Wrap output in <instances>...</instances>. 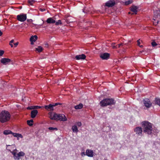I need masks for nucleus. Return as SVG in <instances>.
Instances as JSON below:
<instances>
[{"mask_svg":"<svg viewBox=\"0 0 160 160\" xmlns=\"http://www.w3.org/2000/svg\"><path fill=\"white\" fill-rule=\"evenodd\" d=\"M142 123L143 132L148 134H151L153 131L152 123L148 121L142 122Z\"/></svg>","mask_w":160,"mask_h":160,"instance_id":"1","label":"nucleus"},{"mask_svg":"<svg viewBox=\"0 0 160 160\" xmlns=\"http://www.w3.org/2000/svg\"><path fill=\"white\" fill-rule=\"evenodd\" d=\"M11 115L9 113L5 110L2 111L0 113V122L4 123L8 121Z\"/></svg>","mask_w":160,"mask_h":160,"instance_id":"2","label":"nucleus"},{"mask_svg":"<svg viewBox=\"0 0 160 160\" xmlns=\"http://www.w3.org/2000/svg\"><path fill=\"white\" fill-rule=\"evenodd\" d=\"M115 101L112 98H106L104 99L100 102V105L102 107L108 105L114 104Z\"/></svg>","mask_w":160,"mask_h":160,"instance_id":"3","label":"nucleus"},{"mask_svg":"<svg viewBox=\"0 0 160 160\" xmlns=\"http://www.w3.org/2000/svg\"><path fill=\"white\" fill-rule=\"evenodd\" d=\"M62 104L60 103H56L53 104H49L48 105H45L44 107V108L49 111H52L54 109L53 107L58 105H61Z\"/></svg>","mask_w":160,"mask_h":160,"instance_id":"4","label":"nucleus"},{"mask_svg":"<svg viewBox=\"0 0 160 160\" xmlns=\"http://www.w3.org/2000/svg\"><path fill=\"white\" fill-rule=\"evenodd\" d=\"M26 19L27 15L26 14L22 13L17 16V19L21 22H24L26 20Z\"/></svg>","mask_w":160,"mask_h":160,"instance_id":"5","label":"nucleus"},{"mask_svg":"<svg viewBox=\"0 0 160 160\" xmlns=\"http://www.w3.org/2000/svg\"><path fill=\"white\" fill-rule=\"evenodd\" d=\"M8 151L10 152L13 155V157L14 159L15 160H19L20 158L18 155V153H17L15 151H17V149L16 148L13 151H12L10 149H8Z\"/></svg>","mask_w":160,"mask_h":160,"instance_id":"6","label":"nucleus"},{"mask_svg":"<svg viewBox=\"0 0 160 160\" xmlns=\"http://www.w3.org/2000/svg\"><path fill=\"white\" fill-rule=\"evenodd\" d=\"M115 4V0H110L106 3L105 6L109 8L112 7L114 6Z\"/></svg>","mask_w":160,"mask_h":160,"instance_id":"7","label":"nucleus"},{"mask_svg":"<svg viewBox=\"0 0 160 160\" xmlns=\"http://www.w3.org/2000/svg\"><path fill=\"white\" fill-rule=\"evenodd\" d=\"M143 102L145 106L147 108H150L152 105V103L148 98H145L143 100Z\"/></svg>","mask_w":160,"mask_h":160,"instance_id":"8","label":"nucleus"},{"mask_svg":"<svg viewBox=\"0 0 160 160\" xmlns=\"http://www.w3.org/2000/svg\"><path fill=\"white\" fill-rule=\"evenodd\" d=\"M134 132L138 135L141 136L142 132V128L141 127H137L135 128Z\"/></svg>","mask_w":160,"mask_h":160,"instance_id":"9","label":"nucleus"},{"mask_svg":"<svg viewBox=\"0 0 160 160\" xmlns=\"http://www.w3.org/2000/svg\"><path fill=\"white\" fill-rule=\"evenodd\" d=\"M110 57V54L108 53L104 52L101 53L100 55V57L103 60H107Z\"/></svg>","mask_w":160,"mask_h":160,"instance_id":"10","label":"nucleus"},{"mask_svg":"<svg viewBox=\"0 0 160 160\" xmlns=\"http://www.w3.org/2000/svg\"><path fill=\"white\" fill-rule=\"evenodd\" d=\"M48 114L50 119L53 120H57V118L58 117V114L54 112H49Z\"/></svg>","mask_w":160,"mask_h":160,"instance_id":"11","label":"nucleus"},{"mask_svg":"<svg viewBox=\"0 0 160 160\" xmlns=\"http://www.w3.org/2000/svg\"><path fill=\"white\" fill-rule=\"evenodd\" d=\"M57 120H60L65 121L67 120V118L65 115H63L58 114Z\"/></svg>","mask_w":160,"mask_h":160,"instance_id":"12","label":"nucleus"},{"mask_svg":"<svg viewBox=\"0 0 160 160\" xmlns=\"http://www.w3.org/2000/svg\"><path fill=\"white\" fill-rule=\"evenodd\" d=\"M11 61V60L10 59L6 58H3L1 59V62L3 64L5 65L8 63L9 62H10Z\"/></svg>","mask_w":160,"mask_h":160,"instance_id":"13","label":"nucleus"},{"mask_svg":"<svg viewBox=\"0 0 160 160\" xmlns=\"http://www.w3.org/2000/svg\"><path fill=\"white\" fill-rule=\"evenodd\" d=\"M86 154L89 157H92L93 156V152L92 150L88 149L86 150Z\"/></svg>","mask_w":160,"mask_h":160,"instance_id":"14","label":"nucleus"},{"mask_svg":"<svg viewBox=\"0 0 160 160\" xmlns=\"http://www.w3.org/2000/svg\"><path fill=\"white\" fill-rule=\"evenodd\" d=\"M86 58L85 55L84 54H82L81 55H76L75 58L77 60H79L80 59H85Z\"/></svg>","mask_w":160,"mask_h":160,"instance_id":"15","label":"nucleus"},{"mask_svg":"<svg viewBox=\"0 0 160 160\" xmlns=\"http://www.w3.org/2000/svg\"><path fill=\"white\" fill-rule=\"evenodd\" d=\"M154 17L155 18H160V10L158 9V10H155L154 11Z\"/></svg>","mask_w":160,"mask_h":160,"instance_id":"16","label":"nucleus"},{"mask_svg":"<svg viewBox=\"0 0 160 160\" xmlns=\"http://www.w3.org/2000/svg\"><path fill=\"white\" fill-rule=\"evenodd\" d=\"M38 113V111L37 110H32L31 113V118H35L36 117V115Z\"/></svg>","mask_w":160,"mask_h":160,"instance_id":"17","label":"nucleus"},{"mask_svg":"<svg viewBox=\"0 0 160 160\" xmlns=\"http://www.w3.org/2000/svg\"><path fill=\"white\" fill-rule=\"evenodd\" d=\"M138 8L137 6H132L131 7V10L133 12V13H132V14H137L138 11Z\"/></svg>","mask_w":160,"mask_h":160,"instance_id":"18","label":"nucleus"},{"mask_svg":"<svg viewBox=\"0 0 160 160\" xmlns=\"http://www.w3.org/2000/svg\"><path fill=\"white\" fill-rule=\"evenodd\" d=\"M46 22L48 23H54L55 22V20L53 18H49L47 19Z\"/></svg>","mask_w":160,"mask_h":160,"instance_id":"19","label":"nucleus"},{"mask_svg":"<svg viewBox=\"0 0 160 160\" xmlns=\"http://www.w3.org/2000/svg\"><path fill=\"white\" fill-rule=\"evenodd\" d=\"M38 37L36 35L32 36L30 39L31 42H35L38 39Z\"/></svg>","mask_w":160,"mask_h":160,"instance_id":"20","label":"nucleus"},{"mask_svg":"<svg viewBox=\"0 0 160 160\" xmlns=\"http://www.w3.org/2000/svg\"><path fill=\"white\" fill-rule=\"evenodd\" d=\"M83 107V105L82 103H80L79 104L75 106L74 108L76 109H79L82 108Z\"/></svg>","mask_w":160,"mask_h":160,"instance_id":"21","label":"nucleus"},{"mask_svg":"<svg viewBox=\"0 0 160 160\" xmlns=\"http://www.w3.org/2000/svg\"><path fill=\"white\" fill-rule=\"evenodd\" d=\"M72 129L73 132H78V131L77 126L76 125H74L72 127Z\"/></svg>","mask_w":160,"mask_h":160,"instance_id":"22","label":"nucleus"},{"mask_svg":"<svg viewBox=\"0 0 160 160\" xmlns=\"http://www.w3.org/2000/svg\"><path fill=\"white\" fill-rule=\"evenodd\" d=\"M43 50V48L40 46H38L37 48H36V51H38L39 52H41Z\"/></svg>","mask_w":160,"mask_h":160,"instance_id":"23","label":"nucleus"},{"mask_svg":"<svg viewBox=\"0 0 160 160\" xmlns=\"http://www.w3.org/2000/svg\"><path fill=\"white\" fill-rule=\"evenodd\" d=\"M11 134L14 137H21L22 136V135L21 134H18L12 132Z\"/></svg>","mask_w":160,"mask_h":160,"instance_id":"24","label":"nucleus"},{"mask_svg":"<svg viewBox=\"0 0 160 160\" xmlns=\"http://www.w3.org/2000/svg\"><path fill=\"white\" fill-rule=\"evenodd\" d=\"M12 132L9 130H5L3 132V133L5 135H8L10 134H11Z\"/></svg>","mask_w":160,"mask_h":160,"instance_id":"25","label":"nucleus"},{"mask_svg":"<svg viewBox=\"0 0 160 160\" xmlns=\"http://www.w3.org/2000/svg\"><path fill=\"white\" fill-rule=\"evenodd\" d=\"M155 103L160 106V98H156L155 99Z\"/></svg>","mask_w":160,"mask_h":160,"instance_id":"26","label":"nucleus"},{"mask_svg":"<svg viewBox=\"0 0 160 160\" xmlns=\"http://www.w3.org/2000/svg\"><path fill=\"white\" fill-rule=\"evenodd\" d=\"M33 122V120L32 119H31L29 120H28L27 121V124L30 126H31L32 125V124L31 123Z\"/></svg>","mask_w":160,"mask_h":160,"instance_id":"27","label":"nucleus"},{"mask_svg":"<svg viewBox=\"0 0 160 160\" xmlns=\"http://www.w3.org/2000/svg\"><path fill=\"white\" fill-rule=\"evenodd\" d=\"M18 153V155L19 156L20 158V157L24 156L25 155V153L23 152L22 151L19 152Z\"/></svg>","mask_w":160,"mask_h":160,"instance_id":"28","label":"nucleus"},{"mask_svg":"<svg viewBox=\"0 0 160 160\" xmlns=\"http://www.w3.org/2000/svg\"><path fill=\"white\" fill-rule=\"evenodd\" d=\"M93 12L94 13L99 14V13H103V12L101 11L100 10H94Z\"/></svg>","mask_w":160,"mask_h":160,"instance_id":"29","label":"nucleus"},{"mask_svg":"<svg viewBox=\"0 0 160 160\" xmlns=\"http://www.w3.org/2000/svg\"><path fill=\"white\" fill-rule=\"evenodd\" d=\"M132 2V0H128V1H126L125 2V4L126 5H128Z\"/></svg>","mask_w":160,"mask_h":160,"instance_id":"30","label":"nucleus"},{"mask_svg":"<svg viewBox=\"0 0 160 160\" xmlns=\"http://www.w3.org/2000/svg\"><path fill=\"white\" fill-rule=\"evenodd\" d=\"M27 108L28 109H29V110H32V109L35 110V106L28 107Z\"/></svg>","mask_w":160,"mask_h":160,"instance_id":"31","label":"nucleus"},{"mask_svg":"<svg viewBox=\"0 0 160 160\" xmlns=\"http://www.w3.org/2000/svg\"><path fill=\"white\" fill-rule=\"evenodd\" d=\"M55 25H61L62 24V22L61 20H59L57 22H55Z\"/></svg>","mask_w":160,"mask_h":160,"instance_id":"32","label":"nucleus"},{"mask_svg":"<svg viewBox=\"0 0 160 160\" xmlns=\"http://www.w3.org/2000/svg\"><path fill=\"white\" fill-rule=\"evenodd\" d=\"M28 2L31 5H32L34 3V1L33 0H28Z\"/></svg>","mask_w":160,"mask_h":160,"instance_id":"33","label":"nucleus"},{"mask_svg":"<svg viewBox=\"0 0 160 160\" xmlns=\"http://www.w3.org/2000/svg\"><path fill=\"white\" fill-rule=\"evenodd\" d=\"M48 129L49 130H58V129L57 128H54L53 127H49L48 128Z\"/></svg>","mask_w":160,"mask_h":160,"instance_id":"34","label":"nucleus"},{"mask_svg":"<svg viewBox=\"0 0 160 160\" xmlns=\"http://www.w3.org/2000/svg\"><path fill=\"white\" fill-rule=\"evenodd\" d=\"M151 44L153 47H155L158 45L154 41L152 42L151 43Z\"/></svg>","mask_w":160,"mask_h":160,"instance_id":"35","label":"nucleus"},{"mask_svg":"<svg viewBox=\"0 0 160 160\" xmlns=\"http://www.w3.org/2000/svg\"><path fill=\"white\" fill-rule=\"evenodd\" d=\"M115 43H113L112 44V47L113 48H117V45L115 46Z\"/></svg>","mask_w":160,"mask_h":160,"instance_id":"36","label":"nucleus"},{"mask_svg":"<svg viewBox=\"0 0 160 160\" xmlns=\"http://www.w3.org/2000/svg\"><path fill=\"white\" fill-rule=\"evenodd\" d=\"M4 53V51L2 50H0V56H2Z\"/></svg>","mask_w":160,"mask_h":160,"instance_id":"37","label":"nucleus"},{"mask_svg":"<svg viewBox=\"0 0 160 160\" xmlns=\"http://www.w3.org/2000/svg\"><path fill=\"white\" fill-rule=\"evenodd\" d=\"M77 125L78 127H80L82 125V123L80 122H78L77 123Z\"/></svg>","mask_w":160,"mask_h":160,"instance_id":"38","label":"nucleus"},{"mask_svg":"<svg viewBox=\"0 0 160 160\" xmlns=\"http://www.w3.org/2000/svg\"><path fill=\"white\" fill-rule=\"evenodd\" d=\"M83 12L84 13H88L87 10L86 9V8H85L83 9Z\"/></svg>","mask_w":160,"mask_h":160,"instance_id":"39","label":"nucleus"},{"mask_svg":"<svg viewBox=\"0 0 160 160\" xmlns=\"http://www.w3.org/2000/svg\"><path fill=\"white\" fill-rule=\"evenodd\" d=\"M35 109H38V108H41V107L38 106H35Z\"/></svg>","mask_w":160,"mask_h":160,"instance_id":"40","label":"nucleus"},{"mask_svg":"<svg viewBox=\"0 0 160 160\" xmlns=\"http://www.w3.org/2000/svg\"><path fill=\"white\" fill-rule=\"evenodd\" d=\"M81 155L82 156H85V155H86L84 152H82L81 153Z\"/></svg>","mask_w":160,"mask_h":160,"instance_id":"41","label":"nucleus"},{"mask_svg":"<svg viewBox=\"0 0 160 160\" xmlns=\"http://www.w3.org/2000/svg\"><path fill=\"white\" fill-rule=\"evenodd\" d=\"M123 43H121L119 44H118V45H117V48H119L121 46H123Z\"/></svg>","mask_w":160,"mask_h":160,"instance_id":"42","label":"nucleus"},{"mask_svg":"<svg viewBox=\"0 0 160 160\" xmlns=\"http://www.w3.org/2000/svg\"><path fill=\"white\" fill-rule=\"evenodd\" d=\"M139 40H140V39H139L137 41V43H138V45L139 46L140 45V42L139 41Z\"/></svg>","mask_w":160,"mask_h":160,"instance_id":"43","label":"nucleus"},{"mask_svg":"<svg viewBox=\"0 0 160 160\" xmlns=\"http://www.w3.org/2000/svg\"><path fill=\"white\" fill-rule=\"evenodd\" d=\"M48 43H46L44 44V47L46 48H48Z\"/></svg>","mask_w":160,"mask_h":160,"instance_id":"44","label":"nucleus"},{"mask_svg":"<svg viewBox=\"0 0 160 160\" xmlns=\"http://www.w3.org/2000/svg\"><path fill=\"white\" fill-rule=\"evenodd\" d=\"M18 42H17L16 43H14V44L15 46H16L17 45H18Z\"/></svg>","mask_w":160,"mask_h":160,"instance_id":"45","label":"nucleus"},{"mask_svg":"<svg viewBox=\"0 0 160 160\" xmlns=\"http://www.w3.org/2000/svg\"><path fill=\"white\" fill-rule=\"evenodd\" d=\"M13 42H14V40H11L10 41V43H13Z\"/></svg>","mask_w":160,"mask_h":160,"instance_id":"46","label":"nucleus"},{"mask_svg":"<svg viewBox=\"0 0 160 160\" xmlns=\"http://www.w3.org/2000/svg\"><path fill=\"white\" fill-rule=\"evenodd\" d=\"M9 45L11 46V47H13V45H12V43H10V42H9Z\"/></svg>","mask_w":160,"mask_h":160,"instance_id":"47","label":"nucleus"},{"mask_svg":"<svg viewBox=\"0 0 160 160\" xmlns=\"http://www.w3.org/2000/svg\"><path fill=\"white\" fill-rule=\"evenodd\" d=\"M2 34V32L0 30V36Z\"/></svg>","mask_w":160,"mask_h":160,"instance_id":"48","label":"nucleus"},{"mask_svg":"<svg viewBox=\"0 0 160 160\" xmlns=\"http://www.w3.org/2000/svg\"><path fill=\"white\" fill-rule=\"evenodd\" d=\"M41 11H44L45 10V9H44L43 10L42 9H41V8H40V9Z\"/></svg>","mask_w":160,"mask_h":160,"instance_id":"49","label":"nucleus"},{"mask_svg":"<svg viewBox=\"0 0 160 160\" xmlns=\"http://www.w3.org/2000/svg\"><path fill=\"white\" fill-rule=\"evenodd\" d=\"M139 46L140 47V48H142L143 47V45H139Z\"/></svg>","mask_w":160,"mask_h":160,"instance_id":"50","label":"nucleus"},{"mask_svg":"<svg viewBox=\"0 0 160 160\" xmlns=\"http://www.w3.org/2000/svg\"><path fill=\"white\" fill-rule=\"evenodd\" d=\"M31 44H32V45L33 44V42H31Z\"/></svg>","mask_w":160,"mask_h":160,"instance_id":"51","label":"nucleus"},{"mask_svg":"<svg viewBox=\"0 0 160 160\" xmlns=\"http://www.w3.org/2000/svg\"><path fill=\"white\" fill-rule=\"evenodd\" d=\"M143 52H144L143 50H142V51H141L140 52V53H142Z\"/></svg>","mask_w":160,"mask_h":160,"instance_id":"52","label":"nucleus"},{"mask_svg":"<svg viewBox=\"0 0 160 160\" xmlns=\"http://www.w3.org/2000/svg\"><path fill=\"white\" fill-rule=\"evenodd\" d=\"M27 21H28H28H32V19H30V20H27Z\"/></svg>","mask_w":160,"mask_h":160,"instance_id":"53","label":"nucleus"},{"mask_svg":"<svg viewBox=\"0 0 160 160\" xmlns=\"http://www.w3.org/2000/svg\"><path fill=\"white\" fill-rule=\"evenodd\" d=\"M10 146V145H7V146Z\"/></svg>","mask_w":160,"mask_h":160,"instance_id":"54","label":"nucleus"},{"mask_svg":"<svg viewBox=\"0 0 160 160\" xmlns=\"http://www.w3.org/2000/svg\"><path fill=\"white\" fill-rule=\"evenodd\" d=\"M158 22H159V21H157V23H158Z\"/></svg>","mask_w":160,"mask_h":160,"instance_id":"55","label":"nucleus"},{"mask_svg":"<svg viewBox=\"0 0 160 160\" xmlns=\"http://www.w3.org/2000/svg\"><path fill=\"white\" fill-rule=\"evenodd\" d=\"M130 13H131V12H128V14H130Z\"/></svg>","mask_w":160,"mask_h":160,"instance_id":"56","label":"nucleus"},{"mask_svg":"<svg viewBox=\"0 0 160 160\" xmlns=\"http://www.w3.org/2000/svg\"><path fill=\"white\" fill-rule=\"evenodd\" d=\"M8 147H7V149L8 150V149H8Z\"/></svg>","mask_w":160,"mask_h":160,"instance_id":"57","label":"nucleus"},{"mask_svg":"<svg viewBox=\"0 0 160 160\" xmlns=\"http://www.w3.org/2000/svg\"><path fill=\"white\" fill-rule=\"evenodd\" d=\"M88 12H89V10H88Z\"/></svg>","mask_w":160,"mask_h":160,"instance_id":"58","label":"nucleus"},{"mask_svg":"<svg viewBox=\"0 0 160 160\" xmlns=\"http://www.w3.org/2000/svg\"><path fill=\"white\" fill-rule=\"evenodd\" d=\"M131 42V41H129V42Z\"/></svg>","mask_w":160,"mask_h":160,"instance_id":"59","label":"nucleus"},{"mask_svg":"<svg viewBox=\"0 0 160 160\" xmlns=\"http://www.w3.org/2000/svg\"><path fill=\"white\" fill-rule=\"evenodd\" d=\"M42 24L40 25V26H42Z\"/></svg>","mask_w":160,"mask_h":160,"instance_id":"60","label":"nucleus"}]
</instances>
